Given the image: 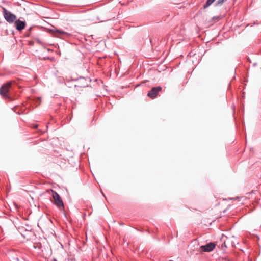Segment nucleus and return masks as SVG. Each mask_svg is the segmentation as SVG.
Returning a JSON list of instances; mask_svg holds the SVG:
<instances>
[{
  "mask_svg": "<svg viewBox=\"0 0 261 261\" xmlns=\"http://www.w3.org/2000/svg\"><path fill=\"white\" fill-rule=\"evenodd\" d=\"M215 1V0H207L203 6L204 8H206L209 7Z\"/></svg>",
  "mask_w": 261,
  "mask_h": 261,
  "instance_id": "nucleus-7",
  "label": "nucleus"
},
{
  "mask_svg": "<svg viewBox=\"0 0 261 261\" xmlns=\"http://www.w3.org/2000/svg\"><path fill=\"white\" fill-rule=\"evenodd\" d=\"M227 0H218L216 3V5H222L223 4L225 1H226Z\"/></svg>",
  "mask_w": 261,
  "mask_h": 261,
  "instance_id": "nucleus-8",
  "label": "nucleus"
},
{
  "mask_svg": "<svg viewBox=\"0 0 261 261\" xmlns=\"http://www.w3.org/2000/svg\"><path fill=\"white\" fill-rule=\"evenodd\" d=\"M57 32L59 33H60V34H66L67 35H69V34L67 33V32H64V31H61V30H57Z\"/></svg>",
  "mask_w": 261,
  "mask_h": 261,
  "instance_id": "nucleus-9",
  "label": "nucleus"
},
{
  "mask_svg": "<svg viewBox=\"0 0 261 261\" xmlns=\"http://www.w3.org/2000/svg\"><path fill=\"white\" fill-rule=\"evenodd\" d=\"M15 22V27L16 29L18 31H21L23 29L25 25V23L24 21H20V20H16Z\"/></svg>",
  "mask_w": 261,
  "mask_h": 261,
  "instance_id": "nucleus-6",
  "label": "nucleus"
},
{
  "mask_svg": "<svg viewBox=\"0 0 261 261\" xmlns=\"http://www.w3.org/2000/svg\"><path fill=\"white\" fill-rule=\"evenodd\" d=\"M12 82H8L4 84L0 88V94L4 97H7L9 88L11 87Z\"/></svg>",
  "mask_w": 261,
  "mask_h": 261,
  "instance_id": "nucleus-4",
  "label": "nucleus"
},
{
  "mask_svg": "<svg viewBox=\"0 0 261 261\" xmlns=\"http://www.w3.org/2000/svg\"><path fill=\"white\" fill-rule=\"evenodd\" d=\"M216 245L214 243H209L205 245L200 246V249L201 251L203 252H211L214 250Z\"/></svg>",
  "mask_w": 261,
  "mask_h": 261,
  "instance_id": "nucleus-5",
  "label": "nucleus"
},
{
  "mask_svg": "<svg viewBox=\"0 0 261 261\" xmlns=\"http://www.w3.org/2000/svg\"><path fill=\"white\" fill-rule=\"evenodd\" d=\"M3 15L5 19L9 23H12L17 20V17L15 15L4 8H3Z\"/></svg>",
  "mask_w": 261,
  "mask_h": 261,
  "instance_id": "nucleus-2",
  "label": "nucleus"
},
{
  "mask_svg": "<svg viewBox=\"0 0 261 261\" xmlns=\"http://www.w3.org/2000/svg\"><path fill=\"white\" fill-rule=\"evenodd\" d=\"M162 89L161 86L153 87L150 91L148 92L147 96L152 99H154L157 97L159 93L161 91Z\"/></svg>",
  "mask_w": 261,
  "mask_h": 261,
  "instance_id": "nucleus-3",
  "label": "nucleus"
},
{
  "mask_svg": "<svg viewBox=\"0 0 261 261\" xmlns=\"http://www.w3.org/2000/svg\"><path fill=\"white\" fill-rule=\"evenodd\" d=\"M52 196L54 200V204L60 210H63L64 206L63 202L57 192L52 191Z\"/></svg>",
  "mask_w": 261,
  "mask_h": 261,
  "instance_id": "nucleus-1",
  "label": "nucleus"
},
{
  "mask_svg": "<svg viewBox=\"0 0 261 261\" xmlns=\"http://www.w3.org/2000/svg\"><path fill=\"white\" fill-rule=\"evenodd\" d=\"M221 19L220 16H214L213 17L214 20L219 21Z\"/></svg>",
  "mask_w": 261,
  "mask_h": 261,
  "instance_id": "nucleus-10",
  "label": "nucleus"
}]
</instances>
